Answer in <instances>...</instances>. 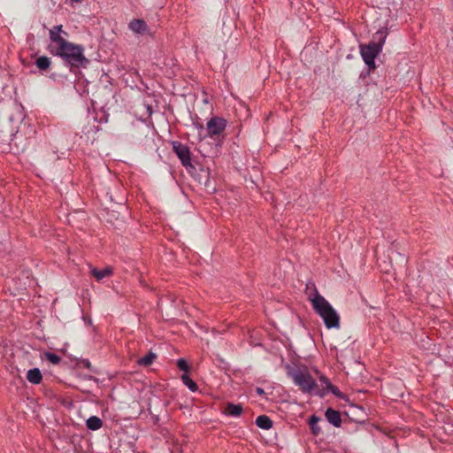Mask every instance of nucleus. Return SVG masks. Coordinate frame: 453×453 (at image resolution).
Listing matches in <instances>:
<instances>
[{"mask_svg":"<svg viewBox=\"0 0 453 453\" xmlns=\"http://www.w3.org/2000/svg\"><path fill=\"white\" fill-rule=\"evenodd\" d=\"M44 357L53 365H58L61 361V357L58 355L52 352H45Z\"/></svg>","mask_w":453,"mask_h":453,"instance_id":"obj_18","label":"nucleus"},{"mask_svg":"<svg viewBox=\"0 0 453 453\" xmlns=\"http://www.w3.org/2000/svg\"><path fill=\"white\" fill-rule=\"evenodd\" d=\"M224 413L228 416L239 417L242 413V407L240 404L227 403Z\"/></svg>","mask_w":453,"mask_h":453,"instance_id":"obj_11","label":"nucleus"},{"mask_svg":"<svg viewBox=\"0 0 453 453\" xmlns=\"http://www.w3.org/2000/svg\"><path fill=\"white\" fill-rule=\"evenodd\" d=\"M181 380L192 392H196L198 389L197 384L189 377L188 374H182Z\"/></svg>","mask_w":453,"mask_h":453,"instance_id":"obj_16","label":"nucleus"},{"mask_svg":"<svg viewBox=\"0 0 453 453\" xmlns=\"http://www.w3.org/2000/svg\"><path fill=\"white\" fill-rule=\"evenodd\" d=\"M128 28L135 35L150 34L147 23L142 19H134L128 23Z\"/></svg>","mask_w":453,"mask_h":453,"instance_id":"obj_7","label":"nucleus"},{"mask_svg":"<svg viewBox=\"0 0 453 453\" xmlns=\"http://www.w3.org/2000/svg\"><path fill=\"white\" fill-rule=\"evenodd\" d=\"M49 36L50 40L48 46L49 51L61 58L71 67H80L88 62L84 55L83 47L70 42L65 38L67 33L63 30L62 25L54 26L50 29Z\"/></svg>","mask_w":453,"mask_h":453,"instance_id":"obj_1","label":"nucleus"},{"mask_svg":"<svg viewBox=\"0 0 453 453\" xmlns=\"http://www.w3.org/2000/svg\"><path fill=\"white\" fill-rule=\"evenodd\" d=\"M256 425L259 428L268 430L273 427V421L268 416L260 415L256 418Z\"/></svg>","mask_w":453,"mask_h":453,"instance_id":"obj_12","label":"nucleus"},{"mask_svg":"<svg viewBox=\"0 0 453 453\" xmlns=\"http://www.w3.org/2000/svg\"><path fill=\"white\" fill-rule=\"evenodd\" d=\"M86 425L88 429L96 431L103 426V421L96 416H91L87 419Z\"/></svg>","mask_w":453,"mask_h":453,"instance_id":"obj_13","label":"nucleus"},{"mask_svg":"<svg viewBox=\"0 0 453 453\" xmlns=\"http://www.w3.org/2000/svg\"><path fill=\"white\" fill-rule=\"evenodd\" d=\"M325 416L327 421L333 426L339 427L342 425V418L341 414L338 411H335L332 408H328L326 411Z\"/></svg>","mask_w":453,"mask_h":453,"instance_id":"obj_8","label":"nucleus"},{"mask_svg":"<svg viewBox=\"0 0 453 453\" xmlns=\"http://www.w3.org/2000/svg\"><path fill=\"white\" fill-rule=\"evenodd\" d=\"M157 358V355L150 351L145 357H141L137 360V364L141 366H149Z\"/></svg>","mask_w":453,"mask_h":453,"instance_id":"obj_14","label":"nucleus"},{"mask_svg":"<svg viewBox=\"0 0 453 453\" xmlns=\"http://www.w3.org/2000/svg\"><path fill=\"white\" fill-rule=\"evenodd\" d=\"M226 127V120L221 117H212L206 124L208 135L212 139L219 138Z\"/></svg>","mask_w":453,"mask_h":453,"instance_id":"obj_5","label":"nucleus"},{"mask_svg":"<svg viewBox=\"0 0 453 453\" xmlns=\"http://www.w3.org/2000/svg\"><path fill=\"white\" fill-rule=\"evenodd\" d=\"M327 390L330 391L332 394H334L336 397H338L340 399L345 398V395L342 392H341L339 390V388L333 384L331 387L328 388Z\"/></svg>","mask_w":453,"mask_h":453,"instance_id":"obj_20","label":"nucleus"},{"mask_svg":"<svg viewBox=\"0 0 453 453\" xmlns=\"http://www.w3.org/2000/svg\"><path fill=\"white\" fill-rule=\"evenodd\" d=\"M113 273V270L111 266H107L102 270H99L96 267L91 269V274L97 280H101L104 278L110 277Z\"/></svg>","mask_w":453,"mask_h":453,"instance_id":"obj_9","label":"nucleus"},{"mask_svg":"<svg viewBox=\"0 0 453 453\" xmlns=\"http://www.w3.org/2000/svg\"><path fill=\"white\" fill-rule=\"evenodd\" d=\"M27 379L30 383L38 385L42 380V375L41 371L38 368H34V369L28 370V372L27 373Z\"/></svg>","mask_w":453,"mask_h":453,"instance_id":"obj_10","label":"nucleus"},{"mask_svg":"<svg viewBox=\"0 0 453 453\" xmlns=\"http://www.w3.org/2000/svg\"><path fill=\"white\" fill-rule=\"evenodd\" d=\"M256 392H257V395H264V394H265L264 389H263V388H256Z\"/></svg>","mask_w":453,"mask_h":453,"instance_id":"obj_22","label":"nucleus"},{"mask_svg":"<svg viewBox=\"0 0 453 453\" xmlns=\"http://www.w3.org/2000/svg\"><path fill=\"white\" fill-rule=\"evenodd\" d=\"M199 129H201V130H203V125H199Z\"/></svg>","mask_w":453,"mask_h":453,"instance_id":"obj_24","label":"nucleus"},{"mask_svg":"<svg viewBox=\"0 0 453 453\" xmlns=\"http://www.w3.org/2000/svg\"><path fill=\"white\" fill-rule=\"evenodd\" d=\"M73 2H76V3H81L82 2L83 0H73Z\"/></svg>","mask_w":453,"mask_h":453,"instance_id":"obj_23","label":"nucleus"},{"mask_svg":"<svg viewBox=\"0 0 453 453\" xmlns=\"http://www.w3.org/2000/svg\"><path fill=\"white\" fill-rule=\"evenodd\" d=\"M50 64L51 61L50 58L46 56L39 57L35 61L36 66L42 71H46L47 69H49Z\"/></svg>","mask_w":453,"mask_h":453,"instance_id":"obj_15","label":"nucleus"},{"mask_svg":"<svg viewBox=\"0 0 453 453\" xmlns=\"http://www.w3.org/2000/svg\"><path fill=\"white\" fill-rule=\"evenodd\" d=\"M319 380H320V383L321 385L327 390L329 387L332 386V383L330 382V380L324 375H321L319 377Z\"/></svg>","mask_w":453,"mask_h":453,"instance_id":"obj_21","label":"nucleus"},{"mask_svg":"<svg viewBox=\"0 0 453 453\" xmlns=\"http://www.w3.org/2000/svg\"><path fill=\"white\" fill-rule=\"evenodd\" d=\"M306 295L311 302L313 310L323 319L326 328H339L340 316L333 308L329 302L321 296L315 284L310 283L306 285Z\"/></svg>","mask_w":453,"mask_h":453,"instance_id":"obj_2","label":"nucleus"},{"mask_svg":"<svg viewBox=\"0 0 453 453\" xmlns=\"http://www.w3.org/2000/svg\"><path fill=\"white\" fill-rule=\"evenodd\" d=\"M177 366L180 370L185 372L184 374H188L190 369L187 361L183 358H180L177 360Z\"/></svg>","mask_w":453,"mask_h":453,"instance_id":"obj_19","label":"nucleus"},{"mask_svg":"<svg viewBox=\"0 0 453 453\" xmlns=\"http://www.w3.org/2000/svg\"><path fill=\"white\" fill-rule=\"evenodd\" d=\"M319 418L312 415L310 418V426L313 434L318 435L320 433V428L318 426Z\"/></svg>","mask_w":453,"mask_h":453,"instance_id":"obj_17","label":"nucleus"},{"mask_svg":"<svg viewBox=\"0 0 453 453\" xmlns=\"http://www.w3.org/2000/svg\"><path fill=\"white\" fill-rule=\"evenodd\" d=\"M173 150L184 166L191 165L190 150L187 145L180 142H173Z\"/></svg>","mask_w":453,"mask_h":453,"instance_id":"obj_6","label":"nucleus"},{"mask_svg":"<svg viewBox=\"0 0 453 453\" xmlns=\"http://www.w3.org/2000/svg\"><path fill=\"white\" fill-rule=\"evenodd\" d=\"M376 35L378 36V42H371L368 44L360 45V54L369 69L375 68V58L382 50L387 35L386 32L380 30L376 33Z\"/></svg>","mask_w":453,"mask_h":453,"instance_id":"obj_4","label":"nucleus"},{"mask_svg":"<svg viewBox=\"0 0 453 453\" xmlns=\"http://www.w3.org/2000/svg\"><path fill=\"white\" fill-rule=\"evenodd\" d=\"M294 383L299 387L300 390L305 394H315L323 397L326 395V389H319L315 380L312 378L306 367L298 368L289 372Z\"/></svg>","mask_w":453,"mask_h":453,"instance_id":"obj_3","label":"nucleus"}]
</instances>
